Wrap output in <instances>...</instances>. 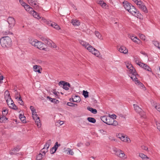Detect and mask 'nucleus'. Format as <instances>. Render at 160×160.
I'll return each mask as SVG.
<instances>
[{"instance_id": "obj_1", "label": "nucleus", "mask_w": 160, "mask_h": 160, "mask_svg": "<svg viewBox=\"0 0 160 160\" xmlns=\"http://www.w3.org/2000/svg\"><path fill=\"white\" fill-rule=\"evenodd\" d=\"M0 42L1 46L3 48H8L11 46L12 41L9 37L4 36L1 38Z\"/></svg>"}, {"instance_id": "obj_2", "label": "nucleus", "mask_w": 160, "mask_h": 160, "mask_svg": "<svg viewBox=\"0 0 160 160\" xmlns=\"http://www.w3.org/2000/svg\"><path fill=\"white\" fill-rule=\"evenodd\" d=\"M133 106L135 110L138 113L141 117H143L145 115V112L139 106L135 104H134Z\"/></svg>"}, {"instance_id": "obj_3", "label": "nucleus", "mask_w": 160, "mask_h": 160, "mask_svg": "<svg viewBox=\"0 0 160 160\" xmlns=\"http://www.w3.org/2000/svg\"><path fill=\"white\" fill-rule=\"evenodd\" d=\"M87 49L97 56H98L100 55V53L98 51L95 49L91 45L88 46Z\"/></svg>"}, {"instance_id": "obj_4", "label": "nucleus", "mask_w": 160, "mask_h": 160, "mask_svg": "<svg viewBox=\"0 0 160 160\" xmlns=\"http://www.w3.org/2000/svg\"><path fill=\"white\" fill-rule=\"evenodd\" d=\"M59 85H62L63 88L66 90H68L69 89V88H70L71 85L69 82H66L64 81H61L58 83Z\"/></svg>"}, {"instance_id": "obj_5", "label": "nucleus", "mask_w": 160, "mask_h": 160, "mask_svg": "<svg viewBox=\"0 0 160 160\" xmlns=\"http://www.w3.org/2000/svg\"><path fill=\"white\" fill-rule=\"evenodd\" d=\"M131 72L132 73V75L130 77L131 78L133 81L137 82L138 81L137 77H138L139 75L137 74L136 70H134L133 72Z\"/></svg>"}, {"instance_id": "obj_6", "label": "nucleus", "mask_w": 160, "mask_h": 160, "mask_svg": "<svg viewBox=\"0 0 160 160\" xmlns=\"http://www.w3.org/2000/svg\"><path fill=\"white\" fill-rule=\"evenodd\" d=\"M27 1L28 3L33 7L35 9H37L38 8L39 6L37 3L36 0H27Z\"/></svg>"}, {"instance_id": "obj_7", "label": "nucleus", "mask_w": 160, "mask_h": 160, "mask_svg": "<svg viewBox=\"0 0 160 160\" xmlns=\"http://www.w3.org/2000/svg\"><path fill=\"white\" fill-rule=\"evenodd\" d=\"M8 22L9 25V27L12 28L15 24V21L14 18L9 17L8 19Z\"/></svg>"}, {"instance_id": "obj_8", "label": "nucleus", "mask_w": 160, "mask_h": 160, "mask_svg": "<svg viewBox=\"0 0 160 160\" xmlns=\"http://www.w3.org/2000/svg\"><path fill=\"white\" fill-rule=\"evenodd\" d=\"M114 151L115 152V154L120 158H122L125 156L124 152L121 150L116 149Z\"/></svg>"}, {"instance_id": "obj_9", "label": "nucleus", "mask_w": 160, "mask_h": 160, "mask_svg": "<svg viewBox=\"0 0 160 160\" xmlns=\"http://www.w3.org/2000/svg\"><path fill=\"white\" fill-rule=\"evenodd\" d=\"M138 65L140 67L143 68L144 69L148 71L151 72V68L148 66L147 64H145L143 63H139Z\"/></svg>"}, {"instance_id": "obj_10", "label": "nucleus", "mask_w": 160, "mask_h": 160, "mask_svg": "<svg viewBox=\"0 0 160 160\" xmlns=\"http://www.w3.org/2000/svg\"><path fill=\"white\" fill-rule=\"evenodd\" d=\"M43 44L41 42L38 41V40L36 43L35 47L40 49L44 50L45 49V48H43Z\"/></svg>"}, {"instance_id": "obj_11", "label": "nucleus", "mask_w": 160, "mask_h": 160, "mask_svg": "<svg viewBox=\"0 0 160 160\" xmlns=\"http://www.w3.org/2000/svg\"><path fill=\"white\" fill-rule=\"evenodd\" d=\"M118 49L121 52L124 54H126L128 52V50L124 46H120L119 47H118Z\"/></svg>"}, {"instance_id": "obj_12", "label": "nucleus", "mask_w": 160, "mask_h": 160, "mask_svg": "<svg viewBox=\"0 0 160 160\" xmlns=\"http://www.w3.org/2000/svg\"><path fill=\"white\" fill-rule=\"evenodd\" d=\"M123 4L124 8L128 11L129 10V9L132 6L131 4L127 1H124L123 2Z\"/></svg>"}, {"instance_id": "obj_13", "label": "nucleus", "mask_w": 160, "mask_h": 160, "mask_svg": "<svg viewBox=\"0 0 160 160\" xmlns=\"http://www.w3.org/2000/svg\"><path fill=\"white\" fill-rule=\"evenodd\" d=\"M137 10L133 6H132L129 9L128 11L132 14L134 15L136 12Z\"/></svg>"}, {"instance_id": "obj_14", "label": "nucleus", "mask_w": 160, "mask_h": 160, "mask_svg": "<svg viewBox=\"0 0 160 160\" xmlns=\"http://www.w3.org/2000/svg\"><path fill=\"white\" fill-rule=\"evenodd\" d=\"M131 38L132 40L137 43L139 44L141 42L140 40L136 36H131Z\"/></svg>"}, {"instance_id": "obj_15", "label": "nucleus", "mask_w": 160, "mask_h": 160, "mask_svg": "<svg viewBox=\"0 0 160 160\" xmlns=\"http://www.w3.org/2000/svg\"><path fill=\"white\" fill-rule=\"evenodd\" d=\"M5 94H6V95H5L4 98L5 99L6 101V102H7V101H9V100L11 99V98L9 92L8 91H6L5 92Z\"/></svg>"}, {"instance_id": "obj_16", "label": "nucleus", "mask_w": 160, "mask_h": 160, "mask_svg": "<svg viewBox=\"0 0 160 160\" xmlns=\"http://www.w3.org/2000/svg\"><path fill=\"white\" fill-rule=\"evenodd\" d=\"M20 148L16 147V148H15L11 150L10 151V154L11 155H13L17 154V152L19 151V150Z\"/></svg>"}, {"instance_id": "obj_17", "label": "nucleus", "mask_w": 160, "mask_h": 160, "mask_svg": "<svg viewBox=\"0 0 160 160\" xmlns=\"http://www.w3.org/2000/svg\"><path fill=\"white\" fill-rule=\"evenodd\" d=\"M24 8L27 11L31 13H32L33 10V9L27 4L25 6Z\"/></svg>"}, {"instance_id": "obj_18", "label": "nucleus", "mask_w": 160, "mask_h": 160, "mask_svg": "<svg viewBox=\"0 0 160 160\" xmlns=\"http://www.w3.org/2000/svg\"><path fill=\"white\" fill-rule=\"evenodd\" d=\"M126 67L129 70V71L130 72H133V71L134 70H135L134 67L131 64L128 63V64L126 65Z\"/></svg>"}, {"instance_id": "obj_19", "label": "nucleus", "mask_w": 160, "mask_h": 160, "mask_svg": "<svg viewBox=\"0 0 160 160\" xmlns=\"http://www.w3.org/2000/svg\"><path fill=\"white\" fill-rule=\"evenodd\" d=\"M34 71L36 72H37L39 73H41L40 71V69H42V68L39 66L35 65L33 67Z\"/></svg>"}, {"instance_id": "obj_20", "label": "nucleus", "mask_w": 160, "mask_h": 160, "mask_svg": "<svg viewBox=\"0 0 160 160\" xmlns=\"http://www.w3.org/2000/svg\"><path fill=\"white\" fill-rule=\"evenodd\" d=\"M79 42L83 46L85 47L86 48H87V47H87V46H89L90 45L89 44H88V43H87L86 42L84 41H83L80 40H79Z\"/></svg>"}, {"instance_id": "obj_21", "label": "nucleus", "mask_w": 160, "mask_h": 160, "mask_svg": "<svg viewBox=\"0 0 160 160\" xmlns=\"http://www.w3.org/2000/svg\"><path fill=\"white\" fill-rule=\"evenodd\" d=\"M37 40L34 39H29V43L32 46L35 47Z\"/></svg>"}, {"instance_id": "obj_22", "label": "nucleus", "mask_w": 160, "mask_h": 160, "mask_svg": "<svg viewBox=\"0 0 160 160\" xmlns=\"http://www.w3.org/2000/svg\"><path fill=\"white\" fill-rule=\"evenodd\" d=\"M139 156L143 160H147V159H150L146 155L142 153H140L139 154Z\"/></svg>"}, {"instance_id": "obj_23", "label": "nucleus", "mask_w": 160, "mask_h": 160, "mask_svg": "<svg viewBox=\"0 0 160 160\" xmlns=\"http://www.w3.org/2000/svg\"><path fill=\"white\" fill-rule=\"evenodd\" d=\"M32 15L35 18H37L38 19H40L41 17L40 16L39 14L37 12H36L33 10Z\"/></svg>"}, {"instance_id": "obj_24", "label": "nucleus", "mask_w": 160, "mask_h": 160, "mask_svg": "<svg viewBox=\"0 0 160 160\" xmlns=\"http://www.w3.org/2000/svg\"><path fill=\"white\" fill-rule=\"evenodd\" d=\"M19 118L23 123H26V118L25 116H24V115H22V114H20Z\"/></svg>"}, {"instance_id": "obj_25", "label": "nucleus", "mask_w": 160, "mask_h": 160, "mask_svg": "<svg viewBox=\"0 0 160 160\" xmlns=\"http://www.w3.org/2000/svg\"><path fill=\"white\" fill-rule=\"evenodd\" d=\"M120 139L122 141L125 142H128L129 141H130L129 138H128L127 136H124V135L121 136Z\"/></svg>"}, {"instance_id": "obj_26", "label": "nucleus", "mask_w": 160, "mask_h": 160, "mask_svg": "<svg viewBox=\"0 0 160 160\" xmlns=\"http://www.w3.org/2000/svg\"><path fill=\"white\" fill-rule=\"evenodd\" d=\"M139 8L141 9V10L145 13H147L148 12V10L145 6L143 4Z\"/></svg>"}, {"instance_id": "obj_27", "label": "nucleus", "mask_w": 160, "mask_h": 160, "mask_svg": "<svg viewBox=\"0 0 160 160\" xmlns=\"http://www.w3.org/2000/svg\"><path fill=\"white\" fill-rule=\"evenodd\" d=\"M87 108L89 111H91L93 113L96 114L97 112V111L96 109L89 107H88Z\"/></svg>"}, {"instance_id": "obj_28", "label": "nucleus", "mask_w": 160, "mask_h": 160, "mask_svg": "<svg viewBox=\"0 0 160 160\" xmlns=\"http://www.w3.org/2000/svg\"><path fill=\"white\" fill-rule=\"evenodd\" d=\"M134 16L140 19H141L143 18L142 15L139 12V11H137L135 14L134 15Z\"/></svg>"}, {"instance_id": "obj_29", "label": "nucleus", "mask_w": 160, "mask_h": 160, "mask_svg": "<svg viewBox=\"0 0 160 160\" xmlns=\"http://www.w3.org/2000/svg\"><path fill=\"white\" fill-rule=\"evenodd\" d=\"M8 119L5 116L2 115L0 116V122H4Z\"/></svg>"}, {"instance_id": "obj_30", "label": "nucleus", "mask_w": 160, "mask_h": 160, "mask_svg": "<svg viewBox=\"0 0 160 160\" xmlns=\"http://www.w3.org/2000/svg\"><path fill=\"white\" fill-rule=\"evenodd\" d=\"M51 143V140H49L46 142L43 148H46L48 149Z\"/></svg>"}, {"instance_id": "obj_31", "label": "nucleus", "mask_w": 160, "mask_h": 160, "mask_svg": "<svg viewBox=\"0 0 160 160\" xmlns=\"http://www.w3.org/2000/svg\"><path fill=\"white\" fill-rule=\"evenodd\" d=\"M72 24L74 26H78L80 25V22L78 20H72Z\"/></svg>"}, {"instance_id": "obj_32", "label": "nucleus", "mask_w": 160, "mask_h": 160, "mask_svg": "<svg viewBox=\"0 0 160 160\" xmlns=\"http://www.w3.org/2000/svg\"><path fill=\"white\" fill-rule=\"evenodd\" d=\"M35 122L38 128L41 127V123L39 118H38V119H36L35 120Z\"/></svg>"}, {"instance_id": "obj_33", "label": "nucleus", "mask_w": 160, "mask_h": 160, "mask_svg": "<svg viewBox=\"0 0 160 160\" xmlns=\"http://www.w3.org/2000/svg\"><path fill=\"white\" fill-rule=\"evenodd\" d=\"M87 120L89 122L92 123H95L96 122L95 119L93 118L88 117L87 118Z\"/></svg>"}, {"instance_id": "obj_34", "label": "nucleus", "mask_w": 160, "mask_h": 160, "mask_svg": "<svg viewBox=\"0 0 160 160\" xmlns=\"http://www.w3.org/2000/svg\"><path fill=\"white\" fill-rule=\"evenodd\" d=\"M74 97L75 98L74 100L75 102H79L81 101V99L80 98L78 95H75L74 96Z\"/></svg>"}, {"instance_id": "obj_35", "label": "nucleus", "mask_w": 160, "mask_h": 160, "mask_svg": "<svg viewBox=\"0 0 160 160\" xmlns=\"http://www.w3.org/2000/svg\"><path fill=\"white\" fill-rule=\"evenodd\" d=\"M44 41V42L49 46L51 43L52 42V41L49 39H45L43 40Z\"/></svg>"}, {"instance_id": "obj_36", "label": "nucleus", "mask_w": 160, "mask_h": 160, "mask_svg": "<svg viewBox=\"0 0 160 160\" xmlns=\"http://www.w3.org/2000/svg\"><path fill=\"white\" fill-rule=\"evenodd\" d=\"M101 119L102 121L105 123H106L108 121L107 117L106 116H104L101 117Z\"/></svg>"}, {"instance_id": "obj_37", "label": "nucleus", "mask_w": 160, "mask_h": 160, "mask_svg": "<svg viewBox=\"0 0 160 160\" xmlns=\"http://www.w3.org/2000/svg\"><path fill=\"white\" fill-rule=\"evenodd\" d=\"M95 34L96 35V37H97L99 39H102V35L98 31H95Z\"/></svg>"}, {"instance_id": "obj_38", "label": "nucleus", "mask_w": 160, "mask_h": 160, "mask_svg": "<svg viewBox=\"0 0 160 160\" xmlns=\"http://www.w3.org/2000/svg\"><path fill=\"white\" fill-rule=\"evenodd\" d=\"M82 95L85 98H87L88 97V92L87 91L83 90L82 92Z\"/></svg>"}, {"instance_id": "obj_39", "label": "nucleus", "mask_w": 160, "mask_h": 160, "mask_svg": "<svg viewBox=\"0 0 160 160\" xmlns=\"http://www.w3.org/2000/svg\"><path fill=\"white\" fill-rule=\"evenodd\" d=\"M153 43L155 46L160 49V43L157 41H154L153 42Z\"/></svg>"}, {"instance_id": "obj_40", "label": "nucleus", "mask_w": 160, "mask_h": 160, "mask_svg": "<svg viewBox=\"0 0 160 160\" xmlns=\"http://www.w3.org/2000/svg\"><path fill=\"white\" fill-rule=\"evenodd\" d=\"M48 149L47 148H43L40 151V152L43 153L44 155H45L46 153L48 152Z\"/></svg>"}, {"instance_id": "obj_41", "label": "nucleus", "mask_w": 160, "mask_h": 160, "mask_svg": "<svg viewBox=\"0 0 160 160\" xmlns=\"http://www.w3.org/2000/svg\"><path fill=\"white\" fill-rule=\"evenodd\" d=\"M8 113V110H7V109H5L3 108L2 111V115L5 116Z\"/></svg>"}, {"instance_id": "obj_42", "label": "nucleus", "mask_w": 160, "mask_h": 160, "mask_svg": "<svg viewBox=\"0 0 160 160\" xmlns=\"http://www.w3.org/2000/svg\"><path fill=\"white\" fill-rule=\"evenodd\" d=\"M2 34L4 35H7L8 34H13V33L9 31H3L2 32Z\"/></svg>"}, {"instance_id": "obj_43", "label": "nucleus", "mask_w": 160, "mask_h": 160, "mask_svg": "<svg viewBox=\"0 0 160 160\" xmlns=\"http://www.w3.org/2000/svg\"><path fill=\"white\" fill-rule=\"evenodd\" d=\"M7 103L9 107L10 106H12L14 103L12 99H11L10 100H9V101H7Z\"/></svg>"}, {"instance_id": "obj_44", "label": "nucleus", "mask_w": 160, "mask_h": 160, "mask_svg": "<svg viewBox=\"0 0 160 160\" xmlns=\"http://www.w3.org/2000/svg\"><path fill=\"white\" fill-rule=\"evenodd\" d=\"M42 158V155L41 153L38 155L36 157V160H41Z\"/></svg>"}, {"instance_id": "obj_45", "label": "nucleus", "mask_w": 160, "mask_h": 160, "mask_svg": "<svg viewBox=\"0 0 160 160\" xmlns=\"http://www.w3.org/2000/svg\"><path fill=\"white\" fill-rule=\"evenodd\" d=\"M111 121H112V125L116 126L118 124V122L116 121L113 118H111Z\"/></svg>"}, {"instance_id": "obj_46", "label": "nucleus", "mask_w": 160, "mask_h": 160, "mask_svg": "<svg viewBox=\"0 0 160 160\" xmlns=\"http://www.w3.org/2000/svg\"><path fill=\"white\" fill-rule=\"evenodd\" d=\"M60 146L61 144H58V142H56L53 146L54 148L55 149V151H56L58 147Z\"/></svg>"}, {"instance_id": "obj_47", "label": "nucleus", "mask_w": 160, "mask_h": 160, "mask_svg": "<svg viewBox=\"0 0 160 160\" xmlns=\"http://www.w3.org/2000/svg\"><path fill=\"white\" fill-rule=\"evenodd\" d=\"M136 3H137V5L139 7L142 6V5L144 4L142 2L141 0H138Z\"/></svg>"}, {"instance_id": "obj_48", "label": "nucleus", "mask_w": 160, "mask_h": 160, "mask_svg": "<svg viewBox=\"0 0 160 160\" xmlns=\"http://www.w3.org/2000/svg\"><path fill=\"white\" fill-rule=\"evenodd\" d=\"M9 108L15 110H17L18 109L17 107L14 103L12 105L10 106Z\"/></svg>"}, {"instance_id": "obj_49", "label": "nucleus", "mask_w": 160, "mask_h": 160, "mask_svg": "<svg viewBox=\"0 0 160 160\" xmlns=\"http://www.w3.org/2000/svg\"><path fill=\"white\" fill-rule=\"evenodd\" d=\"M139 36L140 38L142 40L145 41L146 39V37L144 35L141 34H139Z\"/></svg>"}, {"instance_id": "obj_50", "label": "nucleus", "mask_w": 160, "mask_h": 160, "mask_svg": "<svg viewBox=\"0 0 160 160\" xmlns=\"http://www.w3.org/2000/svg\"><path fill=\"white\" fill-rule=\"evenodd\" d=\"M111 118H110L109 121H107L106 123L108 125H112V121H111Z\"/></svg>"}, {"instance_id": "obj_51", "label": "nucleus", "mask_w": 160, "mask_h": 160, "mask_svg": "<svg viewBox=\"0 0 160 160\" xmlns=\"http://www.w3.org/2000/svg\"><path fill=\"white\" fill-rule=\"evenodd\" d=\"M32 117H33V119L35 121L37 119H38V118H39V117L38 116V115L36 114H32Z\"/></svg>"}, {"instance_id": "obj_52", "label": "nucleus", "mask_w": 160, "mask_h": 160, "mask_svg": "<svg viewBox=\"0 0 160 160\" xmlns=\"http://www.w3.org/2000/svg\"><path fill=\"white\" fill-rule=\"evenodd\" d=\"M101 6L102 8L105 9L107 8L108 7V5L104 2H103Z\"/></svg>"}, {"instance_id": "obj_53", "label": "nucleus", "mask_w": 160, "mask_h": 160, "mask_svg": "<svg viewBox=\"0 0 160 160\" xmlns=\"http://www.w3.org/2000/svg\"><path fill=\"white\" fill-rule=\"evenodd\" d=\"M68 152L67 153L68 154H70L71 155H73L74 153L73 151H72L71 149H70V148H68Z\"/></svg>"}, {"instance_id": "obj_54", "label": "nucleus", "mask_w": 160, "mask_h": 160, "mask_svg": "<svg viewBox=\"0 0 160 160\" xmlns=\"http://www.w3.org/2000/svg\"><path fill=\"white\" fill-rule=\"evenodd\" d=\"M51 102H53L55 104H57L59 102L58 100H57L55 98H53V99H52V100H51Z\"/></svg>"}, {"instance_id": "obj_55", "label": "nucleus", "mask_w": 160, "mask_h": 160, "mask_svg": "<svg viewBox=\"0 0 160 160\" xmlns=\"http://www.w3.org/2000/svg\"><path fill=\"white\" fill-rule=\"evenodd\" d=\"M15 97L16 99H18V97L21 96L20 94L18 93V92H17V91L16 90L15 91Z\"/></svg>"}, {"instance_id": "obj_56", "label": "nucleus", "mask_w": 160, "mask_h": 160, "mask_svg": "<svg viewBox=\"0 0 160 160\" xmlns=\"http://www.w3.org/2000/svg\"><path fill=\"white\" fill-rule=\"evenodd\" d=\"M135 83L136 84H138V85H139L142 87H144L143 84L139 81H138V82H135Z\"/></svg>"}, {"instance_id": "obj_57", "label": "nucleus", "mask_w": 160, "mask_h": 160, "mask_svg": "<svg viewBox=\"0 0 160 160\" xmlns=\"http://www.w3.org/2000/svg\"><path fill=\"white\" fill-rule=\"evenodd\" d=\"M56 151H55V149L53 147L50 150V153L52 154L55 153Z\"/></svg>"}, {"instance_id": "obj_58", "label": "nucleus", "mask_w": 160, "mask_h": 160, "mask_svg": "<svg viewBox=\"0 0 160 160\" xmlns=\"http://www.w3.org/2000/svg\"><path fill=\"white\" fill-rule=\"evenodd\" d=\"M19 2L21 3V5L24 7L27 4L26 3L22 0H20Z\"/></svg>"}, {"instance_id": "obj_59", "label": "nucleus", "mask_w": 160, "mask_h": 160, "mask_svg": "<svg viewBox=\"0 0 160 160\" xmlns=\"http://www.w3.org/2000/svg\"><path fill=\"white\" fill-rule=\"evenodd\" d=\"M49 46L54 48H56L57 47L56 45L54 43H53L52 42L51 43Z\"/></svg>"}, {"instance_id": "obj_60", "label": "nucleus", "mask_w": 160, "mask_h": 160, "mask_svg": "<svg viewBox=\"0 0 160 160\" xmlns=\"http://www.w3.org/2000/svg\"><path fill=\"white\" fill-rule=\"evenodd\" d=\"M155 108L157 109L158 111L160 112V105L158 104L156 105L155 107Z\"/></svg>"}, {"instance_id": "obj_61", "label": "nucleus", "mask_w": 160, "mask_h": 160, "mask_svg": "<svg viewBox=\"0 0 160 160\" xmlns=\"http://www.w3.org/2000/svg\"><path fill=\"white\" fill-rule=\"evenodd\" d=\"M67 105L69 106L73 107H74V103L71 102H68L67 103Z\"/></svg>"}, {"instance_id": "obj_62", "label": "nucleus", "mask_w": 160, "mask_h": 160, "mask_svg": "<svg viewBox=\"0 0 160 160\" xmlns=\"http://www.w3.org/2000/svg\"><path fill=\"white\" fill-rule=\"evenodd\" d=\"M134 60L136 62V63L138 65L139 64V63H141V62H139V61L138 60V58H135V57H134Z\"/></svg>"}, {"instance_id": "obj_63", "label": "nucleus", "mask_w": 160, "mask_h": 160, "mask_svg": "<svg viewBox=\"0 0 160 160\" xmlns=\"http://www.w3.org/2000/svg\"><path fill=\"white\" fill-rule=\"evenodd\" d=\"M141 148L142 149L145 150H147L148 149V148L144 146H141Z\"/></svg>"}, {"instance_id": "obj_64", "label": "nucleus", "mask_w": 160, "mask_h": 160, "mask_svg": "<svg viewBox=\"0 0 160 160\" xmlns=\"http://www.w3.org/2000/svg\"><path fill=\"white\" fill-rule=\"evenodd\" d=\"M156 124L157 126V128L159 130L160 129V123H157V122H156Z\"/></svg>"}]
</instances>
